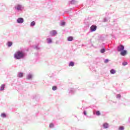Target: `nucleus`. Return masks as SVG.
<instances>
[{
  "label": "nucleus",
  "mask_w": 130,
  "mask_h": 130,
  "mask_svg": "<svg viewBox=\"0 0 130 130\" xmlns=\"http://www.w3.org/2000/svg\"><path fill=\"white\" fill-rule=\"evenodd\" d=\"M27 56V53L25 51H18L17 52V59H25Z\"/></svg>",
  "instance_id": "nucleus-1"
},
{
  "label": "nucleus",
  "mask_w": 130,
  "mask_h": 130,
  "mask_svg": "<svg viewBox=\"0 0 130 130\" xmlns=\"http://www.w3.org/2000/svg\"><path fill=\"white\" fill-rule=\"evenodd\" d=\"M24 6L21 4H17V15H19V14H21L24 11Z\"/></svg>",
  "instance_id": "nucleus-2"
},
{
  "label": "nucleus",
  "mask_w": 130,
  "mask_h": 130,
  "mask_svg": "<svg viewBox=\"0 0 130 130\" xmlns=\"http://www.w3.org/2000/svg\"><path fill=\"white\" fill-rule=\"evenodd\" d=\"M124 49V46L123 45H120L118 46L117 48V50L118 52H120L121 51H122Z\"/></svg>",
  "instance_id": "nucleus-3"
},
{
  "label": "nucleus",
  "mask_w": 130,
  "mask_h": 130,
  "mask_svg": "<svg viewBox=\"0 0 130 130\" xmlns=\"http://www.w3.org/2000/svg\"><path fill=\"white\" fill-rule=\"evenodd\" d=\"M49 34L52 37L56 36L57 35V31L56 30H52L50 31Z\"/></svg>",
  "instance_id": "nucleus-4"
},
{
  "label": "nucleus",
  "mask_w": 130,
  "mask_h": 130,
  "mask_svg": "<svg viewBox=\"0 0 130 130\" xmlns=\"http://www.w3.org/2000/svg\"><path fill=\"white\" fill-rule=\"evenodd\" d=\"M17 22L18 24H23L24 23V18L22 17H19L17 19Z\"/></svg>",
  "instance_id": "nucleus-5"
},
{
  "label": "nucleus",
  "mask_w": 130,
  "mask_h": 130,
  "mask_svg": "<svg viewBox=\"0 0 130 130\" xmlns=\"http://www.w3.org/2000/svg\"><path fill=\"white\" fill-rule=\"evenodd\" d=\"M96 29L97 26L95 25H92L90 28V32H94V31H96Z\"/></svg>",
  "instance_id": "nucleus-6"
},
{
  "label": "nucleus",
  "mask_w": 130,
  "mask_h": 130,
  "mask_svg": "<svg viewBox=\"0 0 130 130\" xmlns=\"http://www.w3.org/2000/svg\"><path fill=\"white\" fill-rule=\"evenodd\" d=\"M120 54L121 55H122V56H125V55H126L127 54V51L124 49L120 52Z\"/></svg>",
  "instance_id": "nucleus-7"
},
{
  "label": "nucleus",
  "mask_w": 130,
  "mask_h": 130,
  "mask_svg": "<svg viewBox=\"0 0 130 130\" xmlns=\"http://www.w3.org/2000/svg\"><path fill=\"white\" fill-rule=\"evenodd\" d=\"M33 78V74L29 73L26 75V80H32Z\"/></svg>",
  "instance_id": "nucleus-8"
},
{
  "label": "nucleus",
  "mask_w": 130,
  "mask_h": 130,
  "mask_svg": "<svg viewBox=\"0 0 130 130\" xmlns=\"http://www.w3.org/2000/svg\"><path fill=\"white\" fill-rule=\"evenodd\" d=\"M77 4H78V1L76 0H72L69 2L70 5H77Z\"/></svg>",
  "instance_id": "nucleus-9"
},
{
  "label": "nucleus",
  "mask_w": 130,
  "mask_h": 130,
  "mask_svg": "<svg viewBox=\"0 0 130 130\" xmlns=\"http://www.w3.org/2000/svg\"><path fill=\"white\" fill-rule=\"evenodd\" d=\"M46 40L48 44H51V43H52V39L51 38H48Z\"/></svg>",
  "instance_id": "nucleus-10"
},
{
  "label": "nucleus",
  "mask_w": 130,
  "mask_h": 130,
  "mask_svg": "<svg viewBox=\"0 0 130 130\" xmlns=\"http://www.w3.org/2000/svg\"><path fill=\"white\" fill-rule=\"evenodd\" d=\"M17 77L18 78H23L24 77V73L23 72H18Z\"/></svg>",
  "instance_id": "nucleus-11"
},
{
  "label": "nucleus",
  "mask_w": 130,
  "mask_h": 130,
  "mask_svg": "<svg viewBox=\"0 0 130 130\" xmlns=\"http://www.w3.org/2000/svg\"><path fill=\"white\" fill-rule=\"evenodd\" d=\"M6 87V85L2 84L0 87V91H4L5 90V88Z\"/></svg>",
  "instance_id": "nucleus-12"
},
{
  "label": "nucleus",
  "mask_w": 130,
  "mask_h": 130,
  "mask_svg": "<svg viewBox=\"0 0 130 130\" xmlns=\"http://www.w3.org/2000/svg\"><path fill=\"white\" fill-rule=\"evenodd\" d=\"M6 45H7V46H8V47H11V46H12L13 45V43H12V42L9 41L6 44Z\"/></svg>",
  "instance_id": "nucleus-13"
},
{
  "label": "nucleus",
  "mask_w": 130,
  "mask_h": 130,
  "mask_svg": "<svg viewBox=\"0 0 130 130\" xmlns=\"http://www.w3.org/2000/svg\"><path fill=\"white\" fill-rule=\"evenodd\" d=\"M69 67H74L75 66V62L71 61L69 63Z\"/></svg>",
  "instance_id": "nucleus-14"
},
{
  "label": "nucleus",
  "mask_w": 130,
  "mask_h": 130,
  "mask_svg": "<svg viewBox=\"0 0 130 130\" xmlns=\"http://www.w3.org/2000/svg\"><path fill=\"white\" fill-rule=\"evenodd\" d=\"M110 73L112 75H114V74H115V73H116V71H115V70H114V69H111L110 71Z\"/></svg>",
  "instance_id": "nucleus-15"
},
{
  "label": "nucleus",
  "mask_w": 130,
  "mask_h": 130,
  "mask_svg": "<svg viewBox=\"0 0 130 130\" xmlns=\"http://www.w3.org/2000/svg\"><path fill=\"white\" fill-rule=\"evenodd\" d=\"M75 92V89H74V88H70V89H69V93H70V94H73V93H74Z\"/></svg>",
  "instance_id": "nucleus-16"
},
{
  "label": "nucleus",
  "mask_w": 130,
  "mask_h": 130,
  "mask_svg": "<svg viewBox=\"0 0 130 130\" xmlns=\"http://www.w3.org/2000/svg\"><path fill=\"white\" fill-rule=\"evenodd\" d=\"M67 40L68 41H73V40H74V38L72 36L69 37L67 38Z\"/></svg>",
  "instance_id": "nucleus-17"
},
{
  "label": "nucleus",
  "mask_w": 130,
  "mask_h": 130,
  "mask_svg": "<svg viewBox=\"0 0 130 130\" xmlns=\"http://www.w3.org/2000/svg\"><path fill=\"white\" fill-rule=\"evenodd\" d=\"M108 127H109L108 123H104L103 124V127H104V128H108Z\"/></svg>",
  "instance_id": "nucleus-18"
},
{
  "label": "nucleus",
  "mask_w": 130,
  "mask_h": 130,
  "mask_svg": "<svg viewBox=\"0 0 130 130\" xmlns=\"http://www.w3.org/2000/svg\"><path fill=\"white\" fill-rule=\"evenodd\" d=\"M1 117L3 118H6V117H7V114H6L5 113H2L1 114Z\"/></svg>",
  "instance_id": "nucleus-19"
},
{
  "label": "nucleus",
  "mask_w": 130,
  "mask_h": 130,
  "mask_svg": "<svg viewBox=\"0 0 130 130\" xmlns=\"http://www.w3.org/2000/svg\"><path fill=\"white\" fill-rule=\"evenodd\" d=\"M36 24V23L35 22V21H32L30 23V27H34V26Z\"/></svg>",
  "instance_id": "nucleus-20"
},
{
  "label": "nucleus",
  "mask_w": 130,
  "mask_h": 130,
  "mask_svg": "<svg viewBox=\"0 0 130 130\" xmlns=\"http://www.w3.org/2000/svg\"><path fill=\"white\" fill-rule=\"evenodd\" d=\"M66 25V22L64 21H61L60 23V26H61L62 27H63Z\"/></svg>",
  "instance_id": "nucleus-21"
},
{
  "label": "nucleus",
  "mask_w": 130,
  "mask_h": 130,
  "mask_svg": "<svg viewBox=\"0 0 130 130\" xmlns=\"http://www.w3.org/2000/svg\"><path fill=\"white\" fill-rule=\"evenodd\" d=\"M34 49H36L37 50H40V47L38 45H36L34 47Z\"/></svg>",
  "instance_id": "nucleus-22"
},
{
  "label": "nucleus",
  "mask_w": 130,
  "mask_h": 130,
  "mask_svg": "<svg viewBox=\"0 0 130 130\" xmlns=\"http://www.w3.org/2000/svg\"><path fill=\"white\" fill-rule=\"evenodd\" d=\"M96 115H97V116H100V115H101V113H100V111H96Z\"/></svg>",
  "instance_id": "nucleus-23"
},
{
  "label": "nucleus",
  "mask_w": 130,
  "mask_h": 130,
  "mask_svg": "<svg viewBox=\"0 0 130 130\" xmlns=\"http://www.w3.org/2000/svg\"><path fill=\"white\" fill-rule=\"evenodd\" d=\"M57 89V87H56V86H53L52 87L53 91H56Z\"/></svg>",
  "instance_id": "nucleus-24"
},
{
  "label": "nucleus",
  "mask_w": 130,
  "mask_h": 130,
  "mask_svg": "<svg viewBox=\"0 0 130 130\" xmlns=\"http://www.w3.org/2000/svg\"><path fill=\"white\" fill-rule=\"evenodd\" d=\"M121 97V95H120V94H117L116 95L117 99H120Z\"/></svg>",
  "instance_id": "nucleus-25"
},
{
  "label": "nucleus",
  "mask_w": 130,
  "mask_h": 130,
  "mask_svg": "<svg viewBox=\"0 0 130 130\" xmlns=\"http://www.w3.org/2000/svg\"><path fill=\"white\" fill-rule=\"evenodd\" d=\"M54 125L53 124V123H51L50 124H49V127L50 128H53V127H54Z\"/></svg>",
  "instance_id": "nucleus-26"
},
{
  "label": "nucleus",
  "mask_w": 130,
  "mask_h": 130,
  "mask_svg": "<svg viewBox=\"0 0 130 130\" xmlns=\"http://www.w3.org/2000/svg\"><path fill=\"white\" fill-rule=\"evenodd\" d=\"M101 53H104L105 52V48H102L100 51Z\"/></svg>",
  "instance_id": "nucleus-27"
},
{
  "label": "nucleus",
  "mask_w": 130,
  "mask_h": 130,
  "mask_svg": "<svg viewBox=\"0 0 130 130\" xmlns=\"http://www.w3.org/2000/svg\"><path fill=\"white\" fill-rule=\"evenodd\" d=\"M119 130H124L123 126H120L118 128Z\"/></svg>",
  "instance_id": "nucleus-28"
},
{
  "label": "nucleus",
  "mask_w": 130,
  "mask_h": 130,
  "mask_svg": "<svg viewBox=\"0 0 130 130\" xmlns=\"http://www.w3.org/2000/svg\"><path fill=\"white\" fill-rule=\"evenodd\" d=\"M109 59H106L104 60L105 63H108V62H109Z\"/></svg>",
  "instance_id": "nucleus-29"
},
{
  "label": "nucleus",
  "mask_w": 130,
  "mask_h": 130,
  "mask_svg": "<svg viewBox=\"0 0 130 130\" xmlns=\"http://www.w3.org/2000/svg\"><path fill=\"white\" fill-rule=\"evenodd\" d=\"M14 57L15 59H17V52L14 54Z\"/></svg>",
  "instance_id": "nucleus-30"
},
{
  "label": "nucleus",
  "mask_w": 130,
  "mask_h": 130,
  "mask_svg": "<svg viewBox=\"0 0 130 130\" xmlns=\"http://www.w3.org/2000/svg\"><path fill=\"white\" fill-rule=\"evenodd\" d=\"M103 22H108V20L107 19V18H104Z\"/></svg>",
  "instance_id": "nucleus-31"
},
{
  "label": "nucleus",
  "mask_w": 130,
  "mask_h": 130,
  "mask_svg": "<svg viewBox=\"0 0 130 130\" xmlns=\"http://www.w3.org/2000/svg\"><path fill=\"white\" fill-rule=\"evenodd\" d=\"M122 66H126L127 64V62H123L122 63Z\"/></svg>",
  "instance_id": "nucleus-32"
},
{
  "label": "nucleus",
  "mask_w": 130,
  "mask_h": 130,
  "mask_svg": "<svg viewBox=\"0 0 130 130\" xmlns=\"http://www.w3.org/2000/svg\"><path fill=\"white\" fill-rule=\"evenodd\" d=\"M83 114H84V115H87V112L86 111H84Z\"/></svg>",
  "instance_id": "nucleus-33"
},
{
  "label": "nucleus",
  "mask_w": 130,
  "mask_h": 130,
  "mask_svg": "<svg viewBox=\"0 0 130 130\" xmlns=\"http://www.w3.org/2000/svg\"><path fill=\"white\" fill-rule=\"evenodd\" d=\"M55 43L56 44H58V41H56Z\"/></svg>",
  "instance_id": "nucleus-34"
},
{
  "label": "nucleus",
  "mask_w": 130,
  "mask_h": 130,
  "mask_svg": "<svg viewBox=\"0 0 130 130\" xmlns=\"http://www.w3.org/2000/svg\"><path fill=\"white\" fill-rule=\"evenodd\" d=\"M14 9V10H17V6H15Z\"/></svg>",
  "instance_id": "nucleus-35"
},
{
  "label": "nucleus",
  "mask_w": 130,
  "mask_h": 130,
  "mask_svg": "<svg viewBox=\"0 0 130 130\" xmlns=\"http://www.w3.org/2000/svg\"><path fill=\"white\" fill-rule=\"evenodd\" d=\"M93 114H95V111H93Z\"/></svg>",
  "instance_id": "nucleus-36"
}]
</instances>
